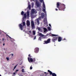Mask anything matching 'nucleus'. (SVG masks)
<instances>
[{"label": "nucleus", "instance_id": "19", "mask_svg": "<svg viewBox=\"0 0 76 76\" xmlns=\"http://www.w3.org/2000/svg\"><path fill=\"white\" fill-rule=\"evenodd\" d=\"M43 8L44 9H45V4H44V2L43 3Z\"/></svg>", "mask_w": 76, "mask_h": 76}, {"label": "nucleus", "instance_id": "42", "mask_svg": "<svg viewBox=\"0 0 76 76\" xmlns=\"http://www.w3.org/2000/svg\"><path fill=\"white\" fill-rule=\"evenodd\" d=\"M5 45V44H4V43L3 44V45Z\"/></svg>", "mask_w": 76, "mask_h": 76}, {"label": "nucleus", "instance_id": "50", "mask_svg": "<svg viewBox=\"0 0 76 76\" xmlns=\"http://www.w3.org/2000/svg\"><path fill=\"white\" fill-rule=\"evenodd\" d=\"M41 76H42L41 75Z\"/></svg>", "mask_w": 76, "mask_h": 76}, {"label": "nucleus", "instance_id": "43", "mask_svg": "<svg viewBox=\"0 0 76 76\" xmlns=\"http://www.w3.org/2000/svg\"><path fill=\"white\" fill-rule=\"evenodd\" d=\"M20 76H23V75H20Z\"/></svg>", "mask_w": 76, "mask_h": 76}, {"label": "nucleus", "instance_id": "48", "mask_svg": "<svg viewBox=\"0 0 76 76\" xmlns=\"http://www.w3.org/2000/svg\"><path fill=\"white\" fill-rule=\"evenodd\" d=\"M12 65H13V64Z\"/></svg>", "mask_w": 76, "mask_h": 76}, {"label": "nucleus", "instance_id": "30", "mask_svg": "<svg viewBox=\"0 0 76 76\" xmlns=\"http://www.w3.org/2000/svg\"><path fill=\"white\" fill-rule=\"evenodd\" d=\"M6 58L7 59V60L8 61V60H9V58H8V57H7Z\"/></svg>", "mask_w": 76, "mask_h": 76}, {"label": "nucleus", "instance_id": "11", "mask_svg": "<svg viewBox=\"0 0 76 76\" xmlns=\"http://www.w3.org/2000/svg\"><path fill=\"white\" fill-rule=\"evenodd\" d=\"M26 25L27 26H29L30 25V21L28 20H27Z\"/></svg>", "mask_w": 76, "mask_h": 76}, {"label": "nucleus", "instance_id": "39", "mask_svg": "<svg viewBox=\"0 0 76 76\" xmlns=\"http://www.w3.org/2000/svg\"><path fill=\"white\" fill-rule=\"evenodd\" d=\"M29 32L30 33H31V31H29Z\"/></svg>", "mask_w": 76, "mask_h": 76}, {"label": "nucleus", "instance_id": "5", "mask_svg": "<svg viewBox=\"0 0 76 76\" xmlns=\"http://www.w3.org/2000/svg\"><path fill=\"white\" fill-rule=\"evenodd\" d=\"M50 41H51V39H48L47 40H45L43 43V44H48L49 43H50Z\"/></svg>", "mask_w": 76, "mask_h": 76}, {"label": "nucleus", "instance_id": "44", "mask_svg": "<svg viewBox=\"0 0 76 76\" xmlns=\"http://www.w3.org/2000/svg\"><path fill=\"white\" fill-rule=\"evenodd\" d=\"M44 73H47V72H44Z\"/></svg>", "mask_w": 76, "mask_h": 76}, {"label": "nucleus", "instance_id": "18", "mask_svg": "<svg viewBox=\"0 0 76 76\" xmlns=\"http://www.w3.org/2000/svg\"><path fill=\"white\" fill-rule=\"evenodd\" d=\"M43 29H44V32H45L47 31V28H44Z\"/></svg>", "mask_w": 76, "mask_h": 76}, {"label": "nucleus", "instance_id": "3", "mask_svg": "<svg viewBox=\"0 0 76 76\" xmlns=\"http://www.w3.org/2000/svg\"><path fill=\"white\" fill-rule=\"evenodd\" d=\"M23 25H22V23L20 24L19 25V27L20 29L21 30H23V26H25V22H23Z\"/></svg>", "mask_w": 76, "mask_h": 76}, {"label": "nucleus", "instance_id": "40", "mask_svg": "<svg viewBox=\"0 0 76 76\" xmlns=\"http://www.w3.org/2000/svg\"><path fill=\"white\" fill-rule=\"evenodd\" d=\"M49 26H51V24H49Z\"/></svg>", "mask_w": 76, "mask_h": 76}, {"label": "nucleus", "instance_id": "7", "mask_svg": "<svg viewBox=\"0 0 76 76\" xmlns=\"http://www.w3.org/2000/svg\"><path fill=\"white\" fill-rule=\"evenodd\" d=\"M36 4L37 7H40L41 6V5L40 4V3L38 1V0H36Z\"/></svg>", "mask_w": 76, "mask_h": 76}, {"label": "nucleus", "instance_id": "25", "mask_svg": "<svg viewBox=\"0 0 76 76\" xmlns=\"http://www.w3.org/2000/svg\"><path fill=\"white\" fill-rule=\"evenodd\" d=\"M23 14H24V12H23V11L21 12V15H23Z\"/></svg>", "mask_w": 76, "mask_h": 76}, {"label": "nucleus", "instance_id": "8", "mask_svg": "<svg viewBox=\"0 0 76 76\" xmlns=\"http://www.w3.org/2000/svg\"><path fill=\"white\" fill-rule=\"evenodd\" d=\"M38 51H39V48H36L34 50V52L36 53H38Z\"/></svg>", "mask_w": 76, "mask_h": 76}, {"label": "nucleus", "instance_id": "13", "mask_svg": "<svg viewBox=\"0 0 76 76\" xmlns=\"http://www.w3.org/2000/svg\"><path fill=\"white\" fill-rule=\"evenodd\" d=\"M45 14H44V13H42L41 14V17L42 18V19H43V18H44V16H45Z\"/></svg>", "mask_w": 76, "mask_h": 76}, {"label": "nucleus", "instance_id": "34", "mask_svg": "<svg viewBox=\"0 0 76 76\" xmlns=\"http://www.w3.org/2000/svg\"><path fill=\"white\" fill-rule=\"evenodd\" d=\"M39 1L40 2H42V1H43V0H39Z\"/></svg>", "mask_w": 76, "mask_h": 76}, {"label": "nucleus", "instance_id": "31", "mask_svg": "<svg viewBox=\"0 0 76 76\" xmlns=\"http://www.w3.org/2000/svg\"><path fill=\"white\" fill-rule=\"evenodd\" d=\"M30 70H32V66H31L30 67Z\"/></svg>", "mask_w": 76, "mask_h": 76}, {"label": "nucleus", "instance_id": "4", "mask_svg": "<svg viewBox=\"0 0 76 76\" xmlns=\"http://www.w3.org/2000/svg\"><path fill=\"white\" fill-rule=\"evenodd\" d=\"M31 25L32 29H35V24L34 21H31Z\"/></svg>", "mask_w": 76, "mask_h": 76}, {"label": "nucleus", "instance_id": "37", "mask_svg": "<svg viewBox=\"0 0 76 76\" xmlns=\"http://www.w3.org/2000/svg\"><path fill=\"white\" fill-rule=\"evenodd\" d=\"M18 71H19V70H16V71L15 72H18Z\"/></svg>", "mask_w": 76, "mask_h": 76}, {"label": "nucleus", "instance_id": "2", "mask_svg": "<svg viewBox=\"0 0 76 76\" xmlns=\"http://www.w3.org/2000/svg\"><path fill=\"white\" fill-rule=\"evenodd\" d=\"M51 37H55L52 39V41L53 42H55V41H57L58 39V35L56 34H52Z\"/></svg>", "mask_w": 76, "mask_h": 76}, {"label": "nucleus", "instance_id": "47", "mask_svg": "<svg viewBox=\"0 0 76 76\" xmlns=\"http://www.w3.org/2000/svg\"><path fill=\"white\" fill-rule=\"evenodd\" d=\"M0 76H1V75H0Z\"/></svg>", "mask_w": 76, "mask_h": 76}, {"label": "nucleus", "instance_id": "1", "mask_svg": "<svg viewBox=\"0 0 76 76\" xmlns=\"http://www.w3.org/2000/svg\"><path fill=\"white\" fill-rule=\"evenodd\" d=\"M56 7L58 8L59 10H64L66 8L64 4L62 5L61 6L60 5V3L57 2L56 4Z\"/></svg>", "mask_w": 76, "mask_h": 76}, {"label": "nucleus", "instance_id": "45", "mask_svg": "<svg viewBox=\"0 0 76 76\" xmlns=\"http://www.w3.org/2000/svg\"><path fill=\"white\" fill-rule=\"evenodd\" d=\"M3 41H4V39H3Z\"/></svg>", "mask_w": 76, "mask_h": 76}, {"label": "nucleus", "instance_id": "6", "mask_svg": "<svg viewBox=\"0 0 76 76\" xmlns=\"http://www.w3.org/2000/svg\"><path fill=\"white\" fill-rule=\"evenodd\" d=\"M48 72L50 73V75H52V76H57V75L55 73H53L50 70H48Z\"/></svg>", "mask_w": 76, "mask_h": 76}, {"label": "nucleus", "instance_id": "15", "mask_svg": "<svg viewBox=\"0 0 76 76\" xmlns=\"http://www.w3.org/2000/svg\"><path fill=\"white\" fill-rule=\"evenodd\" d=\"M39 35L40 37H44V34H42V33H39Z\"/></svg>", "mask_w": 76, "mask_h": 76}, {"label": "nucleus", "instance_id": "21", "mask_svg": "<svg viewBox=\"0 0 76 76\" xmlns=\"http://www.w3.org/2000/svg\"><path fill=\"white\" fill-rule=\"evenodd\" d=\"M34 13H35V11H34V10H32L31 11V13H32V14H34Z\"/></svg>", "mask_w": 76, "mask_h": 76}, {"label": "nucleus", "instance_id": "46", "mask_svg": "<svg viewBox=\"0 0 76 76\" xmlns=\"http://www.w3.org/2000/svg\"><path fill=\"white\" fill-rule=\"evenodd\" d=\"M33 0V1H34V0Z\"/></svg>", "mask_w": 76, "mask_h": 76}, {"label": "nucleus", "instance_id": "32", "mask_svg": "<svg viewBox=\"0 0 76 76\" xmlns=\"http://www.w3.org/2000/svg\"><path fill=\"white\" fill-rule=\"evenodd\" d=\"M7 35L8 37L9 38H11V39H12V38H11V37H10V36H9L8 35Z\"/></svg>", "mask_w": 76, "mask_h": 76}, {"label": "nucleus", "instance_id": "20", "mask_svg": "<svg viewBox=\"0 0 76 76\" xmlns=\"http://www.w3.org/2000/svg\"><path fill=\"white\" fill-rule=\"evenodd\" d=\"M24 18H26V13L24 14Z\"/></svg>", "mask_w": 76, "mask_h": 76}, {"label": "nucleus", "instance_id": "38", "mask_svg": "<svg viewBox=\"0 0 76 76\" xmlns=\"http://www.w3.org/2000/svg\"><path fill=\"white\" fill-rule=\"evenodd\" d=\"M13 75H15V74H16V73L14 72V73H13Z\"/></svg>", "mask_w": 76, "mask_h": 76}, {"label": "nucleus", "instance_id": "16", "mask_svg": "<svg viewBox=\"0 0 76 76\" xmlns=\"http://www.w3.org/2000/svg\"><path fill=\"white\" fill-rule=\"evenodd\" d=\"M27 17H29V11H27Z\"/></svg>", "mask_w": 76, "mask_h": 76}, {"label": "nucleus", "instance_id": "26", "mask_svg": "<svg viewBox=\"0 0 76 76\" xmlns=\"http://www.w3.org/2000/svg\"><path fill=\"white\" fill-rule=\"evenodd\" d=\"M48 28L49 31H51V28H50V27H48Z\"/></svg>", "mask_w": 76, "mask_h": 76}, {"label": "nucleus", "instance_id": "10", "mask_svg": "<svg viewBox=\"0 0 76 76\" xmlns=\"http://www.w3.org/2000/svg\"><path fill=\"white\" fill-rule=\"evenodd\" d=\"M43 22L45 24H46V23H47V18H44L43 20Z\"/></svg>", "mask_w": 76, "mask_h": 76}, {"label": "nucleus", "instance_id": "35", "mask_svg": "<svg viewBox=\"0 0 76 76\" xmlns=\"http://www.w3.org/2000/svg\"><path fill=\"white\" fill-rule=\"evenodd\" d=\"M55 10H56V11H57L58 10V9H57V8Z\"/></svg>", "mask_w": 76, "mask_h": 76}, {"label": "nucleus", "instance_id": "24", "mask_svg": "<svg viewBox=\"0 0 76 76\" xmlns=\"http://www.w3.org/2000/svg\"><path fill=\"white\" fill-rule=\"evenodd\" d=\"M24 71H25V70H24V69H22L21 72H23V73H24V72H25Z\"/></svg>", "mask_w": 76, "mask_h": 76}, {"label": "nucleus", "instance_id": "12", "mask_svg": "<svg viewBox=\"0 0 76 76\" xmlns=\"http://www.w3.org/2000/svg\"><path fill=\"white\" fill-rule=\"evenodd\" d=\"M35 23L36 24H37V25H39V20H37L35 22Z\"/></svg>", "mask_w": 76, "mask_h": 76}, {"label": "nucleus", "instance_id": "23", "mask_svg": "<svg viewBox=\"0 0 76 76\" xmlns=\"http://www.w3.org/2000/svg\"><path fill=\"white\" fill-rule=\"evenodd\" d=\"M28 9L29 10H30V9H31V5H28Z\"/></svg>", "mask_w": 76, "mask_h": 76}, {"label": "nucleus", "instance_id": "9", "mask_svg": "<svg viewBox=\"0 0 76 76\" xmlns=\"http://www.w3.org/2000/svg\"><path fill=\"white\" fill-rule=\"evenodd\" d=\"M28 59L29 62H33V59L32 58H29L28 57Z\"/></svg>", "mask_w": 76, "mask_h": 76}, {"label": "nucleus", "instance_id": "17", "mask_svg": "<svg viewBox=\"0 0 76 76\" xmlns=\"http://www.w3.org/2000/svg\"><path fill=\"white\" fill-rule=\"evenodd\" d=\"M42 11L45 13H46V15H47V14H46V11H45V8L43 9Z\"/></svg>", "mask_w": 76, "mask_h": 76}, {"label": "nucleus", "instance_id": "29", "mask_svg": "<svg viewBox=\"0 0 76 76\" xmlns=\"http://www.w3.org/2000/svg\"><path fill=\"white\" fill-rule=\"evenodd\" d=\"M35 59L34 58L33 59V62H35Z\"/></svg>", "mask_w": 76, "mask_h": 76}, {"label": "nucleus", "instance_id": "36", "mask_svg": "<svg viewBox=\"0 0 76 76\" xmlns=\"http://www.w3.org/2000/svg\"><path fill=\"white\" fill-rule=\"evenodd\" d=\"M36 39V37L35 36V37L34 38V39Z\"/></svg>", "mask_w": 76, "mask_h": 76}, {"label": "nucleus", "instance_id": "22", "mask_svg": "<svg viewBox=\"0 0 76 76\" xmlns=\"http://www.w3.org/2000/svg\"><path fill=\"white\" fill-rule=\"evenodd\" d=\"M33 35H35V33H35V31H33Z\"/></svg>", "mask_w": 76, "mask_h": 76}, {"label": "nucleus", "instance_id": "49", "mask_svg": "<svg viewBox=\"0 0 76 76\" xmlns=\"http://www.w3.org/2000/svg\"><path fill=\"white\" fill-rule=\"evenodd\" d=\"M23 20H24V19Z\"/></svg>", "mask_w": 76, "mask_h": 76}, {"label": "nucleus", "instance_id": "28", "mask_svg": "<svg viewBox=\"0 0 76 76\" xmlns=\"http://www.w3.org/2000/svg\"><path fill=\"white\" fill-rule=\"evenodd\" d=\"M17 66H18V65H17L14 67V68L13 69V70H14L15 69H16V67H17Z\"/></svg>", "mask_w": 76, "mask_h": 76}, {"label": "nucleus", "instance_id": "41", "mask_svg": "<svg viewBox=\"0 0 76 76\" xmlns=\"http://www.w3.org/2000/svg\"><path fill=\"white\" fill-rule=\"evenodd\" d=\"M12 56H13V54H12Z\"/></svg>", "mask_w": 76, "mask_h": 76}, {"label": "nucleus", "instance_id": "27", "mask_svg": "<svg viewBox=\"0 0 76 76\" xmlns=\"http://www.w3.org/2000/svg\"><path fill=\"white\" fill-rule=\"evenodd\" d=\"M38 39H39V40L40 41H41V37H39V38Z\"/></svg>", "mask_w": 76, "mask_h": 76}, {"label": "nucleus", "instance_id": "14", "mask_svg": "<svg viewBox=\"0 0 76 76\" xmlns=\"http://www.w3.org/2000/svg\"><path fill=\"white\" fill-rule=\"evenodd\" d=\"M61 39H62V38L61 37H58V42H60L61 41Z\"/></svg>", "mask_w": 76, "mask_h": 76}, {"label": "nucleus", "instance_id": "33", "mask_svg": "<svg viewBox=\"0 0 76 76\" xmlns=\"http://www.w3.org/2000/svg\"><path fill=\"white\" fill-rule=\"evenodd\" d=\"M28 57H31V54H29L28 55Z\"/></svg>", "mask_w": 76, "mask_h": 76}]
</instances>
